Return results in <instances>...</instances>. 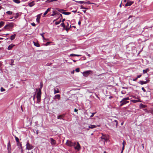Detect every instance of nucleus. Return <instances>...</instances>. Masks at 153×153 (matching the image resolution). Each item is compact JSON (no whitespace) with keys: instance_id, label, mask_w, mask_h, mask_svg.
Segmentation results:
<instances>
[{"instance_id":"obj_50","label":"nucleus","mask_w":153,"mask_h":153,"mask_svg":"<svg viewBox=\"0 0 153 153\" xmlns=\"http://www.w3.org/2000/svg\"><path fill=\"white\" fill-rule=\"evenodd\" d=\"M31 25H32L33 26H35L36 25V24L34 23H32L31 24Z\"/></svg>"},{"instance_id":"obj_35","label":"nucleus","mask_w":153,"mask_h":153,"mask_svg":"<svg viewBox=\"0 0 153 153\" xmlns=\"http://www.w3.org/2000/svg\"><path fill=\"white\" fill-rule=\"evenodd\" d=\"M14 62V60L13 59H11V63H10V65H14V64H13V63Z\"/></svg>"},{"instance_id":"obj_53","label":"nucleus","mask_w":153,"mask_h":153,"mask_svg":"<svg viewBox=\"0 0 153 153\" xmlns=\"http://www.w3.org/2000/svg\"><path fill=\"white\" fill-rule=\"evenodd\" d=\"M42 86H43L42 84V83H41V84H40V88H41V89L42 88Z\"/></svg>"},{"instance_id":"obj_4","label":"nucleus","mask_w":153,"mask_h":153,"mask_svg":"<svg viewBox=\"0 0 153 153\" xmlns=\"http://www.w3.org/2000/svg\"><path fill=\"white\" fill-rule=\"evenodd\" d=\"M66 145L69 146H74L76 145L75 142L73 143L71 141L67 140L66 143Z\"/></svg>"},{"instance_id":"obj_22","label":"nucleus","mask_w":153,"mask_h":153,"mask_svg":"<svg viewBox=\"0 0 153 153\" xmlns=\"http://www.w3.org/2000/svg\"><path fill=\"white\" fill-rule=\"evenodd\" d=\"M149 71V68H147L146 70H143V74H145L147 73V72Z\"/></svg>"},{"instance_id":"obj_54","label":"nucleus","mask_w":153,"mask_h":153,"mask_svg":"<svg viewBox=\"0 0 153 153\" xmlns=\"http://www.w3.org/2000/svg\"><path fill=\"white\" fill-rule=\"evenodd\" d=\"M141 76H142L141 75H139L137 76V78H140V77H141Z\"/></svg>"},{"instance_id":"obj_13","label":"nucleus","mask_w":153,"mask_h":153,"mask_svg":"<svg viewBox=\"0 0 153 153\" xmlns=\"http://www.w3.org/2000/svg\"><path fill=\"white\" fill-rule=\"evenodd\" d=\"M51 9V7L49 8L47 10L45 11V13H44V14H43V15H44L43 16H45V15H46L48 13V12H49L50 11Z\"/></svg>"},{"instance_id":"obj_56","label":"nucleus","mask_w":153,"mask_h":153,"mask_svg":"<svg viewBox=\"0 0 153 153\" xmlns=\"http://www.w3.org/2000/svg\"><path fill=\"white\" fill-rule=\"evenodd\" d=\"M81 22H80V21H79V22H78V24L79 25H80V24H81Z\"/></svg>"},{"instance_id":"obj_29","label":"nucleus","mask_w":153,"mask_h":153,"mask_svg":"<svg viewBox=\"0 0 153 153\" xmlns=\"http://www.w3.org/2000/svg\"><path fill=\"white\" fill-rule=\"evenodd\" d=\"M81 56V55H77V54H71L70 55V56Z\"/></svg>"},{"instance_id":"obj_5","label":"nucleus","mask_w":153,"mask_h":153,"mask_svg":"<svg viewBox=\"0 0 153 153\" xmlns=\"http://www.w3.org/2000/svg\"><path fill=\"white\" fill-rule=\"evenodd\" d=\"M93 72L91 70H88L84 71L83 73V75L85 77H87L90 74H93Z\"/></svg>"},{"instance_id":"obj_47","label":"nucleus","mask_w":153,"mask_h":153,"mask_svg":"<svg viewBox=\"0 0 153 153\" xmlns=\"http://www.w3.org/2000/svg\"><path fill=\"white\" fill-rule=\"evenodd\" d=\"M80 8L82 9H86V8L83 6L82 5L80 6Z\"/></svg>"},{"instance_id":"obj_3","label":"nucleus","mask_w":153,"mask_h":153,"mask_svg":"<svg viewBox=\"0 0 153 153\" xmlns=\"http://www.w3.org/2000/svg\"><path fill=\"white\" fill-rule=\"evenodd\" d=\"M41 90L40 89L39 91L37 92L36 94V98L37 100V102H39L41 100Z\"/></svg>"},{"instance_id":"obj_6","label":"nucleus","mask_w":153,"mask_h":153,"mask_svg":"<svg viewBox=\"0 0 153 153\" xmlns=\"http://www.w3.org/2000/svg\"><path fill=\"white\" fill-rule=\"evenodd\" d=\"M26 149L27 150H30L33 149L34 147L31 145L30 144L29 142V141H27V142L26 144Z\"/></svg>"},{"instance_id":"obj_19","label":"nucleus","mask_w":153,"mask_h":153,"mask_svg":"<svg viewBox=\"0 0 153 153\" xmlns=\"http://www.w3.org/2000/svg\"><path fill=\"white\" fill-rule=\"evenodd\" d=\"M16 36V34H14L13 35H12L10 37V39L11 40H13L15 38Z\"/></svg>"},{"instance_id":"obj_44","label":"nucleus","mask_w":153,"mask_h":153,"mask_svg":"<svg viewBox=\"0 0 153 153\" xmlns=\"http://www.w3.org/2000/svg\"><path fill=\"white\" fill-rule=\"evenodd\" d=\"M71 27V26L70 27ZM70 27H66V28H65V29L66 30V31L68 32V30L70 29Z\"/></svg>"},{"instance_id":"obj_48","label":"nucleus","mask_w":153,"mask_h":153,"mask_svg":"<svg viewBox=\"0 0 153 153\" xmlns=\"http://www.w3.org/2000/svg\"><path fill=\"white\" fill-rule=\"evenodd\" d=\"M141 89L144 92H146V90L145 89L144 87H142Z\"/></svg>"},{"instance_id":"obj_7","label":"nucleus","mask_w":153,"mask_h":153,"mask_svg":"<svg viewBox=\"0 0 153 153\" xmlns=\"http://www.w3.org/2000/svg\"><path fill=\"white\" fill-rule=\"evenodd\" d=\"M133 3L134 2L128 0L125 4V6L127 7L128 6H131Z\"/></svg>"},{"instance_id":"obj_39","label":"nucleus","mask_w":153,"mask_h":153,"mask_svg":"<svg viewBox=\"0 0 153 153\" xmlns=\"http://www.w3.org/2000/svg\"><path fill=\"white\" fill-rule=\"evenodd\" d=\"M1 91V92L4 91H5V89L4 88L2 87H1L0 89Z\"/></svg>"},{"instance_id":"obj_27","label":"nucleus","mask_w":153,"mask_h":153,"mask_svg":"<svg viewBox=\"0 0 153 153\" xmlns=\"http://www.w3.org/2000/svg\"><path fill=\"white\" fill-rule=\"evenodd\" d=\"M62 13L66 15H68L71 14V13L69 12H63Z\"/></svg>"},{"instance_id":"obj_10","label":"nucleus","mask_w":153,"mask_h":153,"mask_svg":"<svg viewBox=\"0 0 153 153\" xmlns=\"http://www.w3.org/2000/svg\"><path fill=\"white\" fill-rule=\"evenodd\" d=\"M79 4H93V3H91V2H85L84 1H78L77 2Z\"/></svg>"},{"instance_id":"obj_40","label":"nucleus","mask_w":153,"mask_h":153,"mask_svg":"<svg viewBox=\"0 0 153 153\" xmlns=\"http://www.w3.org/2000/svg\"><path fill=\"white\" fill-rule=\"evenodd\" d=\"M51 42H47L45 44V45L46 46H47L50 43H51Z\"/></svg>"},{"instance_id":"obj_64","label":"nucleus","mask_w":153,"mask_h":153,"mask_svg":"<svg viewBox=\"0 0 153 153\" xmlns=\"http://www.w3.org/2000/svg\"><path fill=\"white\" fill-rule=\"evenodd\" d=\"M83 11L84 13H85L86 11V10H83Z\"/></svg>"},{"instance_id":"obj_62","label":"nucleus","mask_w":153,"mask_h":153,"mask_svg":"<svg viewBox=\"0 0 153 153\" xmlns=\"http://www.w3.org/2000/svg\"><path fill=\"white\" fill-rule=\"evenodd\" d=\"M113 98V97L112 96H110V97H109V99H111V98Z\"/></svg>"},{"instance_id":"obj_33","label":"nucleus","mask_w":153,"mask_h":153,"mask_svg":"<svg viewBox=\"0 0 153 153\" xmlns=\"http://www.w3.org/2000/svg\"><path fill=\"white\" fill-rule=\"evenodd\" d=\"M12 13H13L12 11H7L6 12V13H7L8 15H11Z\"/></svg>"},{"instance_id":"obj_1","label":"nucleus","mask_w":153,"mask_h":153,"mask_svg":"<svg viewBox=\"0 0 153 153\" xmlns=\"http://www.w3.org/2000/svg\"><path fill=\"white\" fill-rule=\"evenodd\" d=\"M13 26V23H10L5 26L4 28L5 29L7 30H8L11 31Z\"/></svg>"},{"instance_id":"obj_15","label":"nucleus","mask_w":153,"mask_h":153,"mask_svg":"<svg viewBox=\"0 0 153 153\" xmlns=\"http://www.w3.org/2000/svg\"><path fill=\"white\" fill-rule=\"evenodd\" d=\"M34 5H35L34 1H33L30 3L28 4V5L30 7H32Z\"/></svg>"},{"instance_id":"obj_17","label":"nucleus","mask_w":153,"mask_h":153,"mask_svg":"<svg viewBox=\"0 0 153 153\" xmlns=\"http://www.w3.org/2000/svg\"><path fill=\"white\" fill-rule=\"evenodd\" d=\"M59 91L58 88H57L56 89L54 88V94H55L56 93H59Z\"/></svg>"},{"instance_id":"obj_46","label":"nucleus","mask_w":153,"mask_h":153,"mask_svg":"<svg viewBox=\"0 0 153 153\" xmlns=\"http://www.w3.org/2000/svg\"><path fill=\"white\" fill-rule=\"evenodd\" d=\"M126 144V142L124 140L122 143L123 146H125V145Z\"/></svg>"},{"instance_id":"obj_59","label":"nucleus","mask_w":153,"mask_h":153,"mask_svg":"<svg viewBox=\"0 0 153 153\" xmlns=\"http://www.w3.org/2000/svg\"><path fill=\"white\" fill-rule=\"evenodd\" d=\"M67 24V25H66V27H68V26H69V24H68V22H67L66 23Z\"/></svg>"},{"instance_id":"obj_21","label":"nucleus","mask_w":153,"mask_h":153,"mask_svg":"<svg viewBox=\"0 0 153 153\" xmlns=\"http://www.w3.org/2000/svg\"><path fill=\"white\" fill-rule=\"evenodd\" d=\"M97 126L94 125H91L90 126H89V128H91L92 129L95 128H96Z\"/></svg>"},{"instance_id":"obj_34","label":"nucleus","mask_w":153,"mask_h":153,"mask_svg":"<svg viewBox=\"0 0 153 153\" xmlns=\"http://www.w3.org/2000/svg\"><path fill=\"white\" fill-rule=\"evenodd\" d=\"M132 101L134 103H136L139 101L138 100H132Z\"/></svg>"},{"instance_id":"obj_16","label":"nucleus","mask_w":153,"mask_h":153,"mask_svg":"<svg viewBox=\"0 0 153 153\" xmlns=\"http://www.w3.org/2000/svg\"><path fill=\"white\" fill-rule=\"evenodd\" d=\"M146 106L143 104L142 103H140V108H145L146 107Z\"/></svg>"},{"instance_id":"obj_36","label":"nucleus","mask_w":153,"mask_h":153,"mask_svg":"<svg viewBox=\"0 0 153 153\" xmlns=\"http://www.w3.org/2000/svg\"><path fill=\"white\" fill-rule=\"evenodd\" d=\"M60 25L62 26V27H63V28H65V25L64 24V23H63V22H62Z\"/></svg>"},{"instance_id":"obj_57","label":"nucleus","mask_w":153,"mask_h":153,"mask_svg":"<svg viewBox=\"0 0 153 153\" xmlns=\"http://www.w3.org/2000/svg\"><path fill=\"white\" fill-rule=\"evenodd\" d=\"M74 111H75V112H76L77 111H78V110L77 109H76V108H75L74 109Z\"/></svg>"},{"instance_id":"obj_30","label":"nucleus","mask_w":153,"mask_h":153,"mask_svg":"<svg viewBox=\"0 0 153 153\" xmlns=\"http://www.w3.org/2000/svg\"><path fill=\"white\" fill-rule=\"evenodd\" d=\"M13 1L15 2V3H17V4H19L20 3V1L19 0H13Z\"/></svg>"},{"instance_id":"obj_42","label":"nucleus","mask_w":153,"mask_h":153,"mask_svg":"<svg viewBox=\"0 0 153 153\" xmlns=\"http://www.w3.org/2000/svg\"><path fill=\"white\" fill-rule=\"evenodd\" d=\"M57 14L59 15L60 16H59V18H60V17H61V18L60 19H62V14H60V13H57Z\"/></svg>"},{"instance_id":"obj_58","label":"nucleus","mask_w":153,"mask_h":153,"mask_svg":"<svg viewBox=\"0 0 153 153\" xmlns=\"http://www.w3.org/2000/svg\"><path fill=\"white\" fill-rule=\"evenodd\" d=\"M114 122H116V124H117V123H118V122H117V120H114Z\"/></svg>"},{"instance_id":"obj_2","label":"nucleus","mask_w":153,"mask_h":153,"mask_svg":"<svg viewBox=\"0 0 153 153\" xmlns=\"http://www.w3.org/2000/svg\"><path fill=\"white\" fill-rule=\"evenodd\" d=\"M129 100V98L128 97H127L123 98L121 101H120V102L121 103L120 105V106H122L123 105L126 104L128 103L129 101H128L127 100Z\"/></svg>"},{"instance_id":"obj_14","label":"nucleus","mask_w":153,"mask_h":153,"mask_svg":"<svg viewBox=\"0 0 153 153\" xmlns=\"http://www.w3.org/2000/svg\"><path fill=\"white\" fill-rule=\"evenodd\" d=\"M7 149L9 152L11 150V146L10 141H9L7 144Z\"/></svg>"},{"instance_id":"obj_43","label":"nucleus","mask_w":153,"mask_h":153,"mask_svg":"<svg viewBox=\"0 0 153 153\" xmlns=\"http://www.w3.org/2000/svg\"><path fill=\"white\" fill-rule=\"evenodd\" d=\"M16 16L15 17V19L17 18L19 16V14L18 13H17L16 14Z\"/></svg>"},{"instance_id":"obj_25","label":"nucleus","mask_w":153,"mask_h":153,"mask_svg":"<svg viewBox=\"0 0 153 153\" xmlns=\"http://www.w3.org/2000/svg\"><path fill=\"white\" fill-rule=\"evenodd\" d=\"M44 33H41V35L42 36V38H43V40H48V39H45V36H44Z\"/></svg>"},{"instance_id":"obj_23","label":"nucleus","mask_w":153,"mask_h":153,"mask_svg":"<svg viewBox=\"0 0 153 153\" xmlns=\"http://www.w3.org/2000/svg\"><path fill=\"white\" fill-rule=\"evenodd\" d=\"M14 46V45H10L8 46L7 49L8 50H11L12 48Z\"/></svg>"},{"instance_id":"obj_20","label":"nucleus","mask_w":153,"mask_h":153,"mask_svg":"<svg viewBox=\"0 0 153 153\" xmlns=\"http://www.w3.org/2000/svg\"><path fill=\"white\" fill-rule=\"evenodd\" d=\"M40 16L39 15H37V17L36 19V21L37 22L39 23L40 22Z\"/></svg>"},{"instance_id":"obj_41","label":"nucleus","mask_w":153,"mask_h":153,"mask_svg":"<svg viewBox=\"0 0 153 153\" xmlns=\"http://www.w3.org/2000/svg\"><path fill=\"white\" fill-rule=\"evenodd\" d=\"M75 71L77 72H79L80 71L79 68H76L75 70Z\"/></svg>"},{"instance_id":"obj_9","label":"nucleus","mask_w":153,"mask_h":153,"mask_svg":"<svg viewBox=\"0 0 153 153\" xmlns=\"http://www.w3.org/2000/svg\"><path fill=\"white\" fill-rule=\"evenodd\" d=\"M65 114L59 115L57 117V118L58 119H62L64 120L63 118L65 117Z\"/></svg>"},{"instance_id":"obj_52","label":"nucleus","mask_w":153,"mask_h":153,"mask_svg":"<svg viewBox=\"0 0 153 153\" xmlns=\"http://www.w3.org/2000/svg\"><path fill=\"white\" fill-rule=\"evenodd\" d=\"M137 79H138L137 78V77L135 79H133V80L134 81H136V80H137Z\"/></svg>"},{"instance_id":"obj_38","label":"nucleus","mask_w":153,"mask_h":153,"mask_svg":"<svg viewBox=\"0 0 153 153\" xmlns=\"http://www.w3.org/2000/svg\"><path fill=\"white\" fill-rule=\"evenodd\" d=\"M15 140H16V141L18 143H19V140L18 138L16 136L15 137Z\"/></svg>"},{"instance_id":"obj_55","label":"nucleus","mask_w":153,"mask_h":153,"mask_svg":"<svg viewBox=\"0 0 153 153\" xmlns=\"http://www.w3.org/2000/svg\"><path fill=\"white\" fill-rule=\"evenodd\" d=\"M124 147H125V146H123L122 151H123V150H124Z\"/></svg>"},{"instance_id":"obj_45","label":"nucleus","mask_w":153,"mask_h":153,"mask_svg":"<svg viewBox=\"0 0 153 153\" xmlns=\"http://www.w3.org/2000/svg\"><path fill=\"white\" fill-rule=\"evenodd\" d=\"M56 14H57V13H55V12L54 11L53 12V13L51 14V16H53Z\"/></svg>"},{"instance_id":"obj_60","label":"nucleus","mask_w":153,"mask_h":153,"mask_svg":"<svg viewBox=\"0 0 153 153\" xmlns=\"http://www.w3.org/2000/svg\"><path fill=\"white\" fill-rule=\"evenodd\" d=\"M74 70H73L71 72V74H74Z\"/></svg>"},{"instance_id":"obj_31","label":"nucleus","mask_w":153,"mask_h":153,"mask_svg":"<svg viewBox=\"0 0 153 153\" xmlns=\"http://www.w3.org/2000/svg\"><path fill=\"white\" fill-rule=\"evenodd\" d=\"M61 19H60V20L58 22H56L55 23L56 25H57L59 24L61 22Z\"/></svg>"},{"instance_id":"obj_32","label":"nucleus","mask_w":153,"mask_h":153,"mask_svg":"<svg viewBox=\"0 0 153 153\" xmlns=\"http://www.w3.org/2000/svg\"><path fill=\"white\" fill-rule=\"evenodd\" d=\"M149 112L153 114V108H151L149 111Z\"/></svg>"},{"instance_id":"obj_49","label":"nucleus","mask_w":153,"mask_h":153,"mask_svg":"<svg viewBox=\"0 0 153 153\" xmlns=\"http://www.w3.org/2000/svg\"><path fill=\"white\" fill-rule=\"evenodd\" d=\"M95 113H92V114H91V115L90 116V117H93V116H94V114H95Z\"/></svg>"},{"instance_id":"obj_28","label":"nucleus","mask_w":153,"mask_h":153,"mask_svg":"<svg viewBox=\"0 0 153 153\" xmlns=\"http://www.w3.org/2000/svg\"><path fill=\"white\" fill-rule=\"evenodd\" d=\"M4 22L3 21L0 22V27H1L4 24Z\"/></svg>"},{"instance_id":"obj_18","label":"nucleus","mask_w":153,"mask_h":153,"mask_svg":"<svg viewBox=\"0 0 153 153\" xmlns=\"http://www.w3.org/2000/svg\"><path fill=\"white\" fill-rule=\"evenodd\" d=\"M33 42L34 44V45L37 47H39L40 46V45L38 42H36L34 41Z\"/></svg>"},{"instance_id":"obj_24","label":"nucleus","mask_w":153,"mask_h":153,"mask_svg":"<svg viewBox=\"0 0 153 153\" xmlns=\"http://www.w3.org/2000/svg\"><path fill=\"white\" fill-rule=\"evenodd\" d=\"M140 83L142 85L146 84L147 83V81H140Z\"/></svg>"},{"instance_id":"obj_51","label":"nucleus","mask_w":153,"mask_h":153,"mask_svg":"<svg viewBox=\"0 0 153 153\" xmlns=\"http://www.w3.org/2000/svg\"><path fill=\"white\" fill-rule=\"evenodd\" d=\"M58 0H51L49 2H52L54 1H57Z\"/></svg>"},{"instance_id":"obj_8","label":"nucleus","mask_w":153,"mask_h":153,"mask_svg":"<svg viewBox=\"0 0 153 153\" xmlns=\"http://www.w3.org/2000/svg\"><path fill=\"white\" fill-rule=\"evenodd\" d=\"M51 140V143L52 145H54L56 144V141L53 138H50V139Z\"/></svg>"},{"instance_id":"obj_61","label":"nucleus","mask_w":153,"mask_h":153,"mask_svg":"<svg viewBox=\"0 0 153 153\" xmlns=\"http://www.w3.org/2000/svg\"><path fill=\"white\" fill-rule=\"evenodd\" d=\"M65 19H63L62 20V22H64V21H65Z\"/></svg>"},{"instance_id":"obj_11","label":"nucleus","mask_w":153,"mask_h":153,"mask_svg":"<svg viewBox=\"0 0 153 153\" xmlns=\"http://www.w3.org/2000/svg\"><path fill=\"white\" fill-rule=\"evenodd\" d=\"M101 138L102 139H103L105 141H107L108 140V137L105 135L102 134V136L101 137Z\"/></svg>"},{"instance_id":"obj_12","label":"nucleus","mask_w":153,"mask_h":153,"mask_svg":"<svg viewBox=\"0 0 153 153\" xmlns=\"http://www.w3.org/2000/svg\"><path fill=\"white\" fill-rule=\"evenodd\" d=\"M77 145L76 146L74 147V148L75 149H77L78 150H79L80 149V145L78 142L77 143Z\"/></svg>"},{"instance_id":"obj_63","label":"nucleus","mask_w":153,"mask_h":153,"mask_svg":"<svg viewBox=\"0 0 153 153\" xmlns=\"http://www.w3.org/2000/svg\"><path fill=\"white\" fill-rule=\"evenodd\" d=\"M142 146L143 148V149H144V145H143V144H142Z\"/></svg>"},{"instance_id":"obj_37","label":"nucleus","mask_w":153,"mask_h":153,"mask_svg":"<svg viewBox=\"0 0 153 153\" xmlns=\"http://www.w3.org/2000/svg\"><path fill=\"white\" fill-rule=\"evenodd\" d=\"M57 10L59 12H60L62 13V11H64V10H62V9H57Z\"/></svg>"},{"instance_id":"obj_26","label":"nucleus","mask_w":153,"mask_h":153,"mask_svg":"<svg viewBox=\"0 0 153 153\" xmlns=\"http://www.w3.org/2000/svg\"><path fill=\"white\" fill-rule=\"evenodd\" d=\"M55 97L59 100L60 97V94H56L55 95Z\"/></svg>"}]
</instances>
